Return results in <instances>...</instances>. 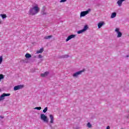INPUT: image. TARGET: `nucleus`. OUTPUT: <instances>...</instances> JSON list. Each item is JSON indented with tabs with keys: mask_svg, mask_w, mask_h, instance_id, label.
Masks as SVG:
<instances>
[{
	"mask_svg": "<svg viewBox=\"0 0 129 129\" xmlns=\"http://www.w3.org/2000/svg\"><path fill=\"white\" fill-rule=\"evenodd\" d=\"M25 56L27 59H29L32 57V55L30 53H26Z\"/></svg>",
	"mask_w": 129,
	"mask_h": 129,
	"instance_id": "16",
	"label": "nucleus"
},
{
	"mask_svg": "<svg viewBox=\"0 0 129 129\" xmlns=\"http://www.w3.org/2000/svg\"><path fill=\"white\" fill-rule=\"evenodd\" d=\"M91 9H89L88 10L86 11H82L80 13V17L82 18V17H85L86 15H88L89 14V12H91Z\"/></svg>",
	"mask_w": 129,
	"mask_h": 129,
	"instance_id": "3",
	"label": "nucleus"
},
{
	"mask_svg": "<svg viewBox=\"0 0 129 129\" xmlns=\"http://www.w3.org/2000/svg\"><path fill=\"white\" fill-rule=\"evenodd\" d=\"M4 78H5L4 75L1 74L0 75V81H1L2 79H4Z\"/></svg>",
	"mask_w": 129,
	"mask_h": 129,
	"instance_id": "24",
	"label": "nucleus"
},
{
	"mask_svg": "<svg viewBox=\"0 0 129 129\" xmlns=\"http://www.w3.org/2000/svg\"><path fill=\"white\" fill-rule=\"evenodd\" d=\"M70 56L68 54H64V55H60L58 56V58L59 59H67V58H69Z\"/></svg>",
	"mask_w": 129,
	"mask_h": 129,
	"instance_id": "8",
	"label": "nucleus"
},
{
	"mask_svg": "<svg viewBox=\"0 0 129 129\" xmlns=\"http://www.w3.org/2000/svg\"><path fill=\"white\" fill-rule=\"evenodd\" d=\"M10 95H11V94H10V93H8V94L3 93L0 96V101H2V100H4V99H5V97H6V96H10Z\"/></svg>",
	"mask_w": 129,
	"mask_h": 129,
	"instance_id": "6",
	"label": "nucleus"
},
{
	"mask_svg": "<svg viewBox=\"0 0 129 129\" xmlns=\"http://www.w3.org/2000/svg\"><path fill=\"white\" fill-rule=\"evenodd\" d=\"M41 14L43 16H45V15H47V13L46 12H45V7H43L42 8V9L41 10Z\"/></svg>",
	"mask_w": 129,
	"mask_h": 129,
	"instance_id": "13",
	"label": "nucleus"
},
{
	"mask_svg": "<svg viewBox=\"0 0 129 129\" xmlns=\"http://www.w3.org/2000/svg\"><path fill=\"white\" fill-rule=\"evenodd\" d=\"M115 17H116V13H112L111 15V19H114V18H115Z\"/></svg>",
	"mask_w": 129,
	"mask_h": 129,
	"instance_id": "17",
	"label": "nucleus"
},
{
	"mask_svg": "<svg viewBox=\"0 0 129 129\" xmlns=\"http://www.w3.org/2000/svg\"><path fill=\"white\" fill-rule=\"evenodd\" d=\"M126 57H128V55H126Z\"/></svg>",
	"mask_w": 129,
	"mask_h": 129,
	"instance_id": "32",
	"label": "nucleus"
},
{
	"mask_svg": "<svg viewBox=\"0 0 129 129\" xmlns=\"http://www.w3.org/2000/svg\"><path fill=\"white\" fill-rule=\"evenodd\" d=\"M104 25H105V23H104V22H103V21L100 22L98 24V29H100V28H101V27H102V26H104Z\"/></svg>",
	"mask_w": 129,
	"mask_h": 129,
	"instance_id": "9",
	"label": "nucleus"
},
{
	"mask_svg": "<svg viewBox=\"0 0 129 129\" xmlns=\"http://www.w3.org/2000/svg\"><path fill=\"white\" fill-rule=\"evenodd\" d=\"M67 0H60V3H65Z\"/></svg>",
	"mask_w": 129,
	"mask_h": 129,
	"instance_id": "29",
	"label": "nucleus"
},
{
	"mask_svg": "<svg viewBox=\"0 0 129 129\" xmlns=\"http://www.w3.org/2000/svg\"><path fill=\"white\" fill-rule=\"evenodd\" d=\"M1 21H0V24H1Z\"/></svg>",
	"mask_w": 129,
	"mask_h": 129,
	"instance_id": "35",
	"label": "nucleus"
},
{
	"mask_svg": "<svg viewBox=\"0 0 129 129\" xmlns=\"http://www.w3.org/2000/svg\"><path fill=\"white\" fill-rule=\"evenodd\" d=\"M49 72H45L43 74H41L40 76L41 77H47V76H48V75H49Z\"/></svg>",
	"mask_w": 129,
	"mask_h": 129,
	"instance_id": "10",
	"label": "nucleus"
},
{
	"mask_svg": "<svg viewBox=\"0 0 129 129\" xmlns=\"http://www.w3.org/2000/svg\"><path fill=\"white\" fill-rule=\"evenodd\" d=\"M35 58H37V57L35 56Z\"/></svg>",
	"mask_w": 129,
	"mask_h": 129,
	"instance_id": "34",
	"label": "nucleus"
},
{
	"mask_svg": "<svg viewBox=\"0 0 129 129\" xmlns=\"http://www.w3.org/2000/svg\"><path fill=\"white\" fill-rule=\"evenodd\" d=\"M85 70H83L82 71H79V72H77L75 73H74L73 75V77H78V76L79 75H80L81 74H82L83 73V72H84Z\"/></svg>",
	"mask_w": 129,
	"mask_h": 129,
	"instance_id": "5",
	"label": "nucleus"
},
{
	"mask_svg": "<svg viewBox=\"0 0 129 129\" xmlns=\"http://www.w3.org/2000/svg\"><path fill=\"white\" fill-rule=\"evenodd\" d=\"M0 91H1V89H0Z\"/></svg>",
	"mask_w": 129,
	"mask_h": 129,
	"instance_id": "37",
	"label": "nucleus"
},
{
	"mask_svg": "<svg viewBox=\"0 0 129 129\" xmlns=\"http://www.w3.org/2000/svg\"><path fill=\"white\" fill-rule=\"evenodd\" d=\"M87 126H88V127L89 128H91V127H92V125L90 123V122H88L87 124Z\"/></svg>",
	"mask_w": 129,
	"mask_h": 129,
	"instance_id": "19",
	"label": "nucleus"
},
{
	"mask_svg": "<svg viewBox=\"0 0 129 129\" xmlns=\"http://www.w3.org/2000/svg\"><path fill=\"white\" fill-rule=\"evenodd\" d=\"M52 37H53V35H49L47 36H45L44 37V39L45 40H49V39H51V38H52Z\"/></svg>",
	"mask_w": 129,
	"mask_h": 129,
	"instance_id": "15",
	"label": "nucleus"
},
{
	"mask_svg": "<svg viewBox=\"0 0 129 129\" xmlns=\"http://www.w3.org/2000/svg\"><path fill=\"white\" fill-rule=\"evenodd\" d=\"M3 62V56H0V64Z\"/></svg>",
	"mask_w": 129,
	"mask_h": 129,
	"instance_id": "27",
	"label": "nucleus"
},
{
	"mask_svg": "<svg viewBox=\"0 0 129 129\" xmlns=\"http://www.w3.org/2000/svg\"><path fill=\"white\" fill-rule=\"evenodd\" d=\"M47 111H48V107H46L43 110V112H44V113H46V112H47Z\"/></svg>",
	"mask_w": 129,
	"mask_h": 129,
	"instance_id": "21",
	"label": "nucleus"
},
{
	"mask_svg": "<svg viewBox=\"0 0 129 129\" xmlns=\"http://www.w3.org/2000/svg\"><path fill=\"white\" fill-rule=\"evenodd\" d=\"M115 32H116L117 34V38H120L121 36H122V33L120 31H119V28H116L115 30Z\"/></svg>",
	"mask_w": 129,
	"mask_h": 129,
	"instance_id": "7",
	"label": "nucleus"
},
{
	"mask_svg": "<svg viewBox=\"0 0 129 129\" xmlns=\"http://www.w3.org/2000/svg\"><path fill=\"white\" fill-rule=\"evenodd\" d=\"M127 118H128V116H127Z\"/></svg>",
	"mask_w": 129,
	"mask_h": 129,
	"instance_id": "33",
	"label": "nucleus"
},
{
	"mask_svg": "<svg viewBox=\"0 0 129 129\" xmlns=\"http://www.w3.org/2000/svg\"><path fill=\"white\" fill-rule=\"evenodd\" d=\"M124 1H125V0H118L117 2V4L118 7H121V5H122V2H124Z\"/></svg>",
	"mask_w": 129,
	"mask_h": 129,
	"instance_id": "12",
	"label": "nucleus"
},
{
	"mask_svg": "<svg viewBox=\"0 0 129 129\" xmlns=\"http://www.w3.org/2000/svg\"><path fill=\"white\" fill-rule=\"evenodd\" d=\"M78 34H82V33H84V31L83 30V29L79 30L77 32Z\"/></svg>",
	"mask_w": 129,
	"mask_h": 129,
	"instance_id": "23",
	"label": "nucleus"
},
{
	"mask_svg": "<svg viewBox=\"0 0 129 129\" xmlns=\"http://www.w3.org/2000/svg\"><path fill=\"white\" fill-rule=\"evenodd\" d=\"M34 109H37V110H41L42 109V107H36L34 108Z\"/></svg>",
	"mask_w": 129,
	"mask_h": 129,
	"instance_id": "26",
	"label": "nucleus"
},
{
	"mask_svg": "<svg viewBox=\"0 0 129 129\" xmlns=\"http://www.w3.org/2000/svg\"><path fill=\"white\" fill-rule=\"evenodd\" d=\"M49 118H50V123H54V116L52 114L49 115Z\"/></svg>",
	"mask_w": 129,
	"mask_h": 129,
	"instance_id": "11",
	"label": "nucleus"
},
{
	"mask_svg": "<svg viewBox=\"0 0 129 129\" xmlns=\"http://www.w3.org/2000/svg\"><path fill=\"white\" fill-rule=\"evenodd\" d=\"M106 129H110V127L109 126H107Z\"/></svg>",
	"mask_w": 129,
	"mask_h": 129,
	"instance_id": "30",
	"label": "nucleus"
},
{
	"mask_svg": "<svg viewBox=\"0 0 129 129\" xmlns=\"http://www.w3.org/2000/svg\"><path fill=\"white\" fill-rule=\"evenodd\" d=\"M121 129H123V128H121Z\"/></svg>",
	"mask_w": 129,
	"mask_h": 129,
	"instance_id": "36",
	"label": "nucleus"
},
{
	"mask_svg": "<svg viewBox=\"0 0 129 129\" xmlns=\"http://www.w3.org/2000/svg\"><path fill=\"white\" fill-rule=\"evenodd\" d=\"M4 117H3L2 116H0V118H4Z\"/></svg>",
	"mask_w": 129,
	"mask_h": 129,
	"instance_id": "31",
	"label": "nucleus"
},
{
	"mask_svg": "<svg viewBox=\"0 0 129 129\" xmlns=\"http://www.w3.org/2000/svg\"><path fill=\"white\" fill-rule=\"evenodd\" d=\"M37 58H38V59H41V58H43V56H42V55L39 54L37 56Z\"/></svg>",
	"mask_w": 129,
	"mask_h": 129,
	"instance_id": "28",
	"label": "nucleus"
},
{
	"mask_svg": "<svg viewBox=\"0 0 129 129\" xmlns=\"http://www.w3.org/2000/svg\"><path fill=\"white\" fill-rule=\"evenodd\" d=\"M71 40V37H70V35L68 37V38L66 39V41L68 42V41H70Z\"/></svg>",
	"mask_w": 129,
	"mask_h": 129,
	"instance_id": "25",
	"label": "nucleus"
},
{
	"mask_svg": "<svg viewBox=\"0 0 129 129\" xmlns=\"http://www.w3.org/2000/svg\"><path fill=\"white\" fill-rule=\"evenodd\" d=\"M40 118L44 122H45L46 123H48V122H49V118H48V117H47V116H46L44 114H40Z\"/></svg>",
	"mask_w": 129,
	"mask_h": 129,
	"instance_id": "2",
	"label": "nucleus"
},
{
	"mask_svg": "<svg viewBox=\"0 0 129 129\" xmlns=\"http://www.w3.org/2000/svg\"><path fill=\"white\" fill-rule=\"evenodd\" d=\"M40 11V8L38 6H34L32 8H31L29 11V14L30 16H35L36 14H38Z\"/></svg>",
	"mask_w": 129,
	"mask_h": 129,
	"instance_id": "1",
	"label": "nucleus"
},
{
	"mask_svg": "<svg viewBox=\"0 0 129 129\" xmlns=\"http://www.w3.org/2000/svg\"><path fill=\"white\" fill-rule=\"evenodd\" d=\"M88 25H86L84 26V28L83 29V30L84 32H85L86 31H87L88 30Z\"/></svg>",
	"mask_w": 129,
	"mask_h": 129,
	"instance_id": "18",
	"label": "nucleus"
},
{
	"mask_svg": "<svg viewBox=\"0 0 129 129\" xmlns=\"http://www.w3.org/2000/svg\"><path fill=\"white\" fill-rule=\"evenodd\" d=\"M44 52V48H41L40 50L36 51L37 54H40V53H43Z\"/></svg>",
	"mask_w": 129,
	"mask_h": 129,
	"instance_id": "14",
	"label": "nucleus"
},
{
	"mask_svg": "<svg viewBox=\"0 0 129 129\" xmlns=\"http://www.w3.org/2000/svg\"><path fill=\"white\" fill-rule=\"evenodd\" d=\"M70 37L71 39H73V38H75V37H76V35L72 34V35H70Z\"/></svg>",
	"mask_w": 129,
	"mask_h": 129,
	"instance_id": "22",
	"label": "nucleus"
},
{
	"mask_svg": "<svg viewBox=\"0 0 129 129\" xmlns=\"http://www.w3.org/2000/svg\"><path fill=\"white\" fill-rule=\"evenodd\" d=\"M1 17H2V19H6V18H7V15H6V14H1Z\"/></svg>",
	"mask_w": 129,
	"mask_h": 129,
	"instance_id": "20",
	"label": "nucleus"
},
{
	"mask_svg": "<svg viewBox=\"0 0 129 129\" xmlns=\"http://www.w3.org/2000/svg\"><path fill=\"white\" fill-rule=\"evenodd\" d=\"M22 88H24L23 85H17V86H15L14 87V91H17V90H20V89H22Z\"/></svg>",
	"mask_w": 129,
	"mask_h": 129,
	"instance_id": "4",
	"label": "nucleus"
}]
</instances>
